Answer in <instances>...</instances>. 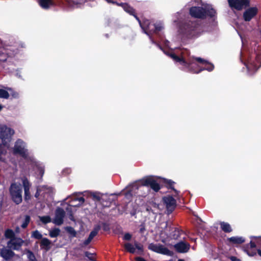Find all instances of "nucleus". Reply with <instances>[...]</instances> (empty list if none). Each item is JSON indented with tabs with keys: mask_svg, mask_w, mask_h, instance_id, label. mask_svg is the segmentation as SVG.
Returning <instances> with one entry per match:
<instances>
[{
	"mask_svg": "<svg viewBox=\"0 0 261 261\" xmlns=\"http://www.w3.org/2000/svg\"><path fill=\"white\" fill-rule=\"evenodd\" d=\"M14 154H19L25 162L38 173V174L42 177L44 173V166L42 163L37 161L34 155L27 149V145L21 139H18L14 144L13 148Z\"/></svg>",
	"mask_w": 261,
	"mask_h": 261,
	"instance_id": "1",
	"label": "nucleus"
},
{
	"mask_svg": "<svg viewBox=\"0 0 261 261\" xmlns=\"http://www.w3.org/2000/svg\"><path fill=\"white\" fill-rule=\"evenodd\" d=\"M240 60L250 75L261 66V55L255 50L254 51L243 50L241 53Z\"/></svg>",
	"mask_w": 261,
	"mask_h": 261,
	"instance_id": "2",
	"label": "nucleus"
},
{
	"mask_svg": "<svg viewBox=\"0 0 261 261\" xmlns=\"http://www.w3.org/2000/svg\"><path fill=\"white\" fill-rule=\"evenodd\" d=\"M203 32L201 24L197 21H189L181 25L178 30L179 34L184 38L195 39L198 37Z\"/></svg>",
	"mask_w": 261,
	"mask_h": 261,
	"instance_id": "3",
	"label": "nucleus"
},
{
	"mask_svg": "<svg viewBox=\"0 0 261 261\" xmlns=\"http://www.w3.org/2000/svg\"><path fill=\"white\" fill-rule=\"evenodd\" d=\"M165 54L172 58L175 63L180 66V68L184 70H186L194 73H199L195 71H198L202 68L201 64H199L196 60L197 57L190 58L188 61H186L183 57H179L173 53H167L164 51Z\"/></svg>",
	"mask_w": 261,
	"mask_h": 261,
	"instance_id": "4",
	"label": "nucleus"
},
{
	"mask_svg": "<svg viewBox=\"0 0 261 261\" xmlns=\"http://www.w3.org/2000/svg\"><path fill=\"white\" fill-rule=\"evenodd\" d=\"M133 15L139 21L143 32L149 37L151 42L156 45L161 50H163V48L160 45L156 42L152 37V34H158L164 29V25L163 23L160 21L157 22L155 23H153L148 20H145L142 23L139 18L136 15L135 11L134 15Z\"/></svg>",
	"mask_w": 261,
	"mask_h": 261,
	"instance_id": "5",
	"label": "nucleus"
},
{
	"mask_svg": "<svg viewBox=\"0 0 261 261\" xmlns=\"http://www.w3.org/2000/svg\"><path fill=\"white\" fill-rule=\"evenodd\" d=\"M14 133V129L5 125H0V138L2 140V143L0 144V161H4L2 155L7 152V148L9 147V143Z\"/></svg>",
	"mask_w": 261,
	"mask_h": 261,
	"instance_id": "6",
	"label": "nucleus"
},
{
	"mask_svg": "<svg viewBox=\"0 0 261 261\" xmlns=\"http://www.w3.org/2000/svg\"><path fill=\"white\" fill-rule=\"evenodd\" d=\"M126 192L125 193V197L129 199L134 195L141 197L147 196L150 191L147 185H145L140 179L139 182H135L126 188Z\"/></svg>",
	"mask_w": 261,
	"mask_h": 261,
	"instance_id": "7",
	"label": "nucleus"
},
{
	"mask_svg": "<svg viewBox=\"0 0 261 261\" xmlns=\"http://www.w3.org/2000/svg\"><path fill=\"white\" fill-rule=\"evenodd\" d=\"M190 15L195 18H203L206 15L211 17L215 15V10L211 6L206 5L204 7H193L190 9Z\"/></svg>",
	"mask_w": 261,
	"mask_h": 261,
	"instance_id": "8",
	"label": "nucleus"
},
{
	"mask_svg": "<svg viewBox=\"0 0 261 261\" xmlns=\"http://www.w3.org/2000/svg\"><path fill=\"white\" fill-rule=\"evenodd\" d=\"M9 192L12 200L18 204L22 202V189L20 182H12L9 187Z\"/></svg>",
	"mask_w": 261,
	"mask_h": 261,
	"instance_id": "9",
	"label": "nucleus"
},
{
	"mask_svg": "<svg viewBox=\"0 0 261 261\" xmlns=\"http://www.w3.org/2000/svg\"><path fill=\"white\" fill-rule=\"evenodd\" d=\"M17 53L18 49H16L15 46L2 47L0 46V61L11 62L12 58L14 57Z\"/></svg>",
	"mask_w": 261,
	"mask_h": 261,
	"instance_id": "10",
	"label": "nucleus"
},
{
	"mask_svg": "<svg viewBox=\"0 0 261 261\" xmlns=\"http://www.w3.org/2000/svg\"><path fill=\"white\" fill-rule=\"evenodd\" d=\"M142 182L145 185H147L155 192H158L160 189V186L154 179V177L151 175L147 176L141 179Z\"/></svg>",
	"mask_w": 261,
	"mask_h": 261,
	"instance_id": "11",
	"label": "nucleus"
},
{
	"mask_svg": "<svg viewBox=\"0 0 261 261\" xmlns=\"http://www.w3.org/2000/svg\"><path fill=\"white\" fill-rule=\"evenodd\" d=\"M148 249L155 252L167 255H171V252L164 245L151 243L148 246Z\"/></svg>",
	"mask_w": 261,
	"mask_h": 261,
	"instance_id": "12",
	"label": "nucleus"
},
{
	"mask_svg": "<svg viewBox=\"0 0 261 261\" xmlns=\"http://www.w3.org/2000/svg\"><path fill=\"white\" fill-rule=\"evenodd\" d=\"M228 2L232 9L237 10H241L244 7H247L250 5V0H228Z\"/></svg>",
	"mask_w": 261,
	"mask_h": 261,
	"instance_id": "13",
	"label": "nucleus"
},
{
	"mask_svg": "<svg viewBox=\"0 0 261 261\" xmlns=\"http://www.w3.org/2000/svg\"><path fill=\"white\" fill-rule=\"evenodd\" d=\"M24 241L20 238H16L10 240L7 243V247L14 250H19L24 243Z\"/></svg>",
	"mask_w": 261,
	"mask_h": 261,
	"instance_id": "14",
	"label": "nucleus"
},
{
	"mask_svg": "<svg viewBox=\"0 0 261 261\" xmlns=\"http://www.w3.org/2000/svg\"><path fill=\"white\" fill-rule=\"evenodd\" d=\"M65 216V212L64 210L61 207H58L55 211V216L53 223L57 225H61L63 224L64 218Z\"/></svg>",
	"mask_w": 261,
	"mask_h": 261,
	"instance_id": "15",
	"label": "nucleus"
},
{
	"mask_svg": "<svg viewBox=\"0 0 261 261\" xmlns=\"http://www.w3.org/2000/svg\"><path fill=\"white\" fill-rule=\"evenodd\" d=\"M85 202V199L83 197L75 198L70 201V204L68 207L66 208V211L70 213L69 218L72 220L74 221L73 216L71 213V206H79L81 205Z\"/></svg>",
	"mask_w": 261,
	"mask_h": 261,
	"instance_id": "16",
	"label": "nucleus"
},
{
	"mask_svg": "<svg viewBox=\"0 0 261 261\" xmlns=\"http://www.w3.org/2000/svg\"><path fill=\"white\" fill-rule=\"evenodd\" d=\"M163 200L166 205L168 214H171L176 206V200L171 196L164 197Z\"/></svg>",
	"mask_w": 261,
	"mask_h": 261,
	"instance_id": "17",
	"label": "nucleus"
},
{
	"mask_svg": "<svg viewBox=\"0 0 261 261\" xmlns=\"http://www.w3.org/2000/svg\"><path fill=\"white\" fill-rule=\"evenodd\" d=\"M21 179L24 189V199L25 201H28L31 199V193L30 190L31 184L26 177H23Z\"/></svg>",
	"mask_w": 261,
	"mask_h": 261,
	"instance_id": "18",
	"label": "nucleus"
},
{
	"mask_svg": "<svg viewBox=\"0 0 261 261\" xmlns=\"http://www.w3.org/2000/svg\"><path fill=\"white\" fill-rule=\"evenodd\" d=\"M196 60L199 64H201L202 66H203V67H202V68H200L198 71H197V72H200L204 70L208 71H212L214 69V65L208 62L207 60L200 57L196 58Z\"/></svg>",
	"mask_w": 261,
	"mask_h": 261,
	"instance_id": "19",
	"label": "nucleus"
},
{
	"mask_svg": "<svg viewBox=\"0 0 261 261\" xmlns=\"http://www.w3.org/2000/svg\"><path fill=\"white\" fill-rule=\"evenodd\" d=\"M258 9L256 7L247 9L243 13V18L246 21H250L257 13Z\"/></svg>",
	"mask_w": 261,
	"mask_h": 261,
	"instance_id": "20",
	"label": "nucleus"
},
{
	"mask_svg": "<svg viewBox=\"0 0 261 261\" xmlns=\"http://www.w3.org/2000/svg\"><path fill=\"white\" fill-rule=\"evenodd\" d=\"M106 1L109 3L116 4L117 5L121 6L126 12L128 13L130 15H134V9L127 4L122 3H118L116 1V0Z\"/></svg>",
	"mask_w": 261,
	"mask_h": 261,
	"instance_id": "21",
	"label": "nucleus"
},
{
	"mask_svg": "<svg viewBox=\"0 0 261 261\" xmlns=\"http://www.w3.org/2000/svg\"><path fill=\"white\" fill-rule=\"evenodd\" d=\"M11 249L6 247L1 249L0 255L5 260H9L14 256L15 253Z\"/></svg>",
	"mask_w": 261,
	"mask_h": 261,
	"instance_id": "22",
	"label": "nucleus"
},
{
	"mask_svg": "<svg viewBox=\"0 0 261 261\" xmlns=\"http://www.w3.org/2000/svg\"><path fill=\"white\" fill-rule=\"evenodd\" d=\"M168 223L166 222L165 227L167 228L168 227L169 228V230L172 231V232L169 235L165 233V236L166 237V238H169L171 239H177L180 236L179 230L176 228L171 227V226H168Z\"/></svg>",
	"mask_w": 261,
	"mask_h": 261,
	"instance_id": "23",
	"label": "nucleus"
},
{
	"mask_svg": "<svg viewBox=\"0 0 261 261\" xmlns=\"http://www.w3.org/2000/svg\"><path fill=\"white\" fill-rule=\"evenodd\" d=\"M190 244L185 242L180 241L174 245V248L176 251L180 253H186L190 249Z\"/></svg>",
	"mask_w": 261,
	"mask_h": 261,
	"instance_id": "24",
	"label": "nucleus"
},
{
	"mask_svg": "<svg viewBox=\"0 0 261 261\" xmlns=\"http://www.w3.org/2000/svg\"><path fill=\"white\" fill-rule=\"evenodd\" d=\"M51 241L46 238H42L40 242L41 249L45 250L46 251H48L50 249Z\"/></svg>",
	"mask_w": 261,
	"mask_h": 261,
	"instance_id": "25",
	"label": "nucleus"
},
{
	"mask_svg": "<svg viewBox=\"0 0 261 261\" xmlns=\"http://www.w3.org/2000/svg\"><path fill=\"white\" fill-rule=\"evenodd\" d=\"M38 2L40 7L44 9H48L54 5L53 0H38Z\"/></svg>",
	"mask_w": 261,
	"mask_h": 261,
	"instance_id": "26",
	"label": "nucleus"
},
{
	"mask_svg": "<svg viewBox=\"0 0 261 261\" xmlns=\"http://www.w3.org/2000/svg\"><path fill=\"white\" fill-rule=\"evenodd\" d=\"M228 240L236 244H240L245 242V239L242 237H232L228 238Z\"/></svg>",
	"mask_w": 261,
	"mask_h": 261,
	"instance_id": "27",
	"label": "nucleus"
},
{
	"mask_svg": "<svg viewBox=\"0 0 261 261\" xmlns=\"http://www.w3.org/2000/svg\"><path fill=\"white\" fill-rule=\"evenodd\" d=\"M91 195L94 200L97 201H100L103 199V197L104 195L99 192H93L91 193Z\"/></svg>",
	"mask_w": 261,
	"mask_h": 261,
	"instance_id": "28",
	"label": "nucleus"
},
{
	"mask_svg": "<svg viewBox=\"0 0 261 261\" xmlns=\"http://www.w3.org/2000/svg\"><path fill=\"white\" fill-rule=\"evenodd\" d=\"M220 226L221 229L226 232H229L232 230L230 225L228 223L221 222Z\"/></svg>",
	"mask_w": 261,
	"mask_h": 261,
	"instance_id": "29",
	"label": "nucleus"
},
{
	"mask_svg": "<svg viewBox=\"0 0 261 261\" xmlns=\"http://www.w3.org/2000/svg\"><path fill=\"white\" fill-rule=\"evenodd\" d=\"M60 229L58 228H54L49 231V235L51 238L57 237L60 233Z\"/></svg>",
	"mask_w": 261,
	"mask_h": 261,
	"instance_id": "30",
	"label": "nucleus"
},
{
	"mask_svg": "<svg viewBox=\"0 0 261 261\" xmlns=\"http://www.w3.org/2000/svg\"><path fill=\"white\" fill-rule=\"evenodd\" d=\"M5 237L6 239H12L15 238V232L12 229H8L5 232Z\"/></svg>",
	"mask_w": 261,
	"mask_h": 261,
	"instance_id": "31",
	"label": "nucleus"
},
{
	"mask_svg": "<svg viewBox=\"0 0 261 261\" xmlns=\"http://www.w3.org/2000/svg\"><path fill=\"white\" fill-rule=\"evenodd\" d=\"M124 247L126 250L130 253H134L136 252V249L132 244L129 243H126Z\"/></svg>",
	"mask_w": 261,
	"mask_h": 261,
	"instance_id": "32",
	"label": "nucleus"
},
{
	"mask_svg": "<svg viewBox=\"0 0 261 261\" xmlns=\"http://www.w3.org/2000/svg\"><path fill=\"white\" fill-rule=\"evenodd\" d=\"M39 218L43 224H47L51 222V218L49 216H39Z\"/></svg>",
	"mask_w": 261,
	"mask_h": 261,
	"instance_id": "33",
	"label": "nucleus"
},
{
	"mask_svg": "<svg viewBox=\"0 0 261 261\" xmlns=\"http://www.w3.org/2000/svg\"><path fill=\"white\" fill-rule=\"evenodd\" d=\"M165 181H166V182L169 185L170 188L172 189L174 191V192H175L174 196H176L177 195H178V193H179V191H178L177 190L175 189L174 188V187H172V186L174 184L175 182L170 179H165Z\"/></svg>",
	"mask_w": 261,
	"mask_h": 261,
	"instance_id": "34",
	"label": "nucleus"
},
{
	"mask_svg": "<svg viewBox=\"0 0 261 261\" xmlns=\"http://www.w3.org/2000/svg\"><path fill=\"white\" fill-rule=\"evenodd\" d=\"M27 257L29 261H37L34 253L30 250H28L27 251Z\"/></svg>",
	"mask_w": 261,
	"mask_h": 261,
	"instance_id": "35",
	"label": "nucleus"
},
{
	"mask_svg": "<svg viewBox=\"0 0 261 261\" xmlns=\"http://www.w3.org/2000/svg\"><path fill=\"white\" fill-rule=\"evenodd\" d=\"M9 96L10 95L8 91L4 89H0V98L8 99Z\"/></svg>",
	"mask_w": 261,
	"mask_h": 261,
	"instance_id": "36",
	"label": "nucleus"
},
{
	"mask_svg": "<svg viewBox=\"0 0 261 261\" xmlns=\"http://www.w3.org/2000/svg\"><path fill=\"white\" fill-rule=\"evenodd\" d=\"M31 220V218L29 216H25L24 221H23L21 226L23 228H25L28 226Z\"/></svg>",
	"mask_w": 261,
	"mask_h": 261,
	"instance_id": "37",
	"label": "nucleus"
},
{
	"mask_svg": "<svg viewBox=\"0 0 261 261\" xmlns=\"http://www.w3.org/2000/svg\"><path fill=\"white\" fill-rule=\"evenodd\" d=\"M65 230L69 233L72 237H75L76 232L74 229L71 226H67L65 227Z\"/></svg>",
	"mask_w": 261,
	"mask_h": 261,
	"instance_id": "38",
	"label": "nucleus"
},
{
	"mask_svg": "<svg viewBox=\"0 0 261 261\" xmlns=\"http://www.w3.org/2000/svg\"><path fill=\"white\" fill-rule=\"evenodd\" d=\"M32 237L36 239H40L42 238V235L39 231L35 230L32 232Z\"/></svg>",
	"mask_w": 261,
	"mask_h": 261,
	"instance_id": "39",
	"label": "nucleus"
},
{
	"mask_svg": "<svg viewBox=\"0 0 261 261\" xmlns=\"http://www.w3.org/2000/svg\"><path fill=\"white\" fill-rule=\"evenodd\" d=\"M135 249H137L138 250V253H140L143 252V245L139 244L137 242L135 243Z\"/></svg>",
	"mask_w": 261,
	"mask_h": 261,
	"instance_id": "40",
	"label": "nucleus"
},
{
	"mask_svg": "<svg viewBox=\"0 0 261 261\" xmlns=\"http://www.w3.org/2000/svg\"><path fill=\"white\" fill-rule=\"evenodd\" d=\"M253 31L255 35L257 37L261 38V28L259 26H257V28L254 29Z\"/></svg>",
	"mask_w": 261,
	"mask_h": 261,
	"instance_id": "41",
	"label": "nucleus"
},
{
	"mask_svg": "<svg viewBox=\"0 0 261 261\" xmlns=\"http://www.w3.org/2000/svg\"><path fill=\"white\" fill-rule=\"evenodd\" d=\"M8 90L10 91H12L11 94L13 98H18L19 97V94L17 92L13 91L12 89L10 88H8Z\"/></svg>",
	"mask_w": 261,
	"mask_h": 261,
	"instance_id": "42",
	"label": "nucleus"
},
{
	"mask_svg": "<svg viewBox=\"0 0 261 261\" xmlns=\"http://www.w3.org/2000/svg\"><path fill=\"white\" fill-rule=\"evenodd\" d=\"M85 255L89 260L91 261L94 260V254L93 253L86 251L85 252Z\"/></svg>",
	"mask_w": 261,
	"mask_h": 261,
	"instance_id": "43",
	"label": "nucleus"
},
{
	"mask_svg": "<svg viewBox=\"0 0 261 261\" xmlns=\"http://www.w3.org/2000/svg\"><path fill=\"white\" fill-rule=\"evenodd\" d=\"M92 240V239L88 237V239L85 240L83 244L81 245V247H84L85 246H87L88 244L90 243Z\"/></svg>",
	"mask_w": 261,
	"mask_h": 261,
	"instance_id": "44",
	"label": "nucleus"
},
{
	"mask_svg": "<svg viewBox=\"0 0 261 261\" xmlns=\"http://www.w3.org/2000/svg\"><path fill=\"white\" fill-rule=\"evenodd\" d=\"M100 229L101 226L99 224H97L94 226L93 229L92 230L96 232V233H98V231L100 230Z\"/></svg>",
	"mask_w": 261,
	"mask_h": 261,
	"instance_id": "45",
	"label": "nucleus"
},
{
	"mask_svg": "<svg viewBox=\"0 0 261 261\" xmlns=\"http://www.w3.org/2000/svg\"><path fill=\"white\" fill-rule=\"evenodd\" d=\"M100 229L101 226L99 224H97L94 226L93 229L92 230L96 232V233H98V231L100 230Z\"/></svg>",
	"mask_w": 261,
	"mask_h": 261,
	"instance_id": "46",
	"label": "nucleus"
},
{
	"mask_svg": "<svg viewBox=\"0 0 261 261\" xmlns=\"http://www.w3.org/2000/svg\"><path fill=\"white\" fill-rule=\"evenodd\" d=\"M145 230V226L144 224H141L140 226L139 232L141 233H143Z\"/></svg>",
	"mask_w": 261,
	"mask_h": 261,
	"instance_id": "47",
	"label": "nucleus"
},
{
	"mask_svg": "<svg viewBox=\"0 0 261 261\" xmlns=\"http://www.w3.org/2000/svg\"><path fill=\"white\" fill-rule=\"evenodd\" d=\"M132 236L130 234H129V233H126L123 237V239L125 240L128 241L130 240Z\"/></svg>",
	"mask_w": 261,
	"mask_h": 261,
	"instance_id": "48",
	"label": "nucleus"
},
{
	"mask_svg": "<svg viewBox=\"0 0 261 261\" xmlns=\"http://www.w3.org/2000/svg\"><path fill=\"white\" fill-rule=\"evenodd\" d=\"M40 188H41V187H40V186H38L37 188V191H36V193L35 194V197L36 198H38V197L40 195V191H41Z\"/></svg>",
	"mask_w": 261,
	"mask_h": 261,
	"instance_id": "49",
	"label": "nucleus"
},
{
	"mask_svg": "<svg viewBox=\"0 0 261 261\" xmlns=\"http://www.w3.org/2000/svg\"><path fill=\"white\" fill-rule=\"evenodd\" d=\"M97 234V233L92 230L88 237H89L91 239H93V238L95 237Z\"/></svg>",
	"mask_w": 261,
	"mask_h": 261,
	"instance_id": "50",
	"label": "nucleus"
},
{
	"mask_svg": "<svg viewBox=\"0 0 261 261\" xmlns=\"http://www.w3.org/2000/svg\"><path fill=\"white\" fill-rule=\"evenodd\" d=\"M175 16H176V18L174 19L173 21L175 23L178 22L179 18L180 17V14L177 13Z\"/></svg>",
	"mask_w": 261,
	"mask_h": 261,
	"instance_id": "51",
	"label": "nucleus"
},
{
	"mask_svg": "<svg viewBox=\"0 0 261 261\" xmlns=\"http://www.w3.org/2000/svg\"><path fill=\"white\" fill-rule=\"evenodd\" d=\"M15 75L18 77V78H20V79H21L22 78V76L21 75V74H20V71L19 70L17 69L16 70V73H15Z\"/></svg>",
	"mask_w": 261,
	"mask_h": 261,
	"instance_id": "52",
	"label": "nucleus"
},
{
	"mask_svg": "<svg viewBox=\"0 0 261 261\" xmlns=\"http://www.w3.org/2000/svg\"><path fill=\"white\" fill-rule=\"evenodd\" d=\"M246 252L247 254L250 256H253L256 254V252L255 251L249 252V251H246Z\"/></svg>",
	"mask_w": 261,
	"mask_h": 261,
	"instance_id": "53",
	"label": "nucleus"
},
{
	"mask_svg": "<svg viewBox=\"0 0 261 261\" xmlns=\"http://www.w3.org/2000/svg\"><path fill=\"white\" fill-rule=\"evenodd\" d=\"M250 238L251 239H257V243H258L259 241H261V236H258V237H256V236H251L250 237Z\"/></svg>",
	"mask_w": 261,
	"mask_h": 261,
	"instance_id": "54",
	"label": "nucleus"
},
{
	"mask_svg": "<svg viewBox=\"0 0 261 261\" xmlns=\"http://www.w3.org/2000/svg\"><path fill=\"white\" fill-rule=\"evenodd\" d=\"M230 259L231 260V261H239V259H238L237 257L236 256H231L229 257Z\"/></svg>",
	"mask_w": 261,
	"mask_h": 261,
	"instance_id": "55",
	"label": "nucleus"
},
{
	"mask_svg": "<svg viewBox=\"0 0 261 261\" xmlns=\"http://www.w3.org/2000/svg\"><path fill=\"white\" fill-rule=\"evenodd\" d=\"M249 245L250 246L251 248H254L256 247V245L255 243L253 242L252 241H250Z\"/></svg>",
	"mask_w": 261,
	"mask_h": 261,
	"instance_id": "56",
	"label": "nucleus"
},
{
	"mask_svg": "<svg viewBox=\"0 0 261 261\" xmlns=\"http://www.w3.org/2000/svg\"><path fill=\"white\" fill-rule=\"evenodd\" d=\"M63 172L65 174H69L71 172L70 169H66L63 170Z\"/></svg>",
	"mask_w": 261,
	"mask_h": 261,
	"instance_id": "57",
	"label": "nucleus"
},
{
	"mask_svg": "<svg viewBox=\"0 0 261 261\" xmlns=\"http://www.w3.org/2000/svg\"><path fill=\"white\" fill-rule=\"evenodd\" d=\"M136 261H146L144 258L141 257H137L136 258Z\"/></svg>",
	"mask_w": 261,
	"mask_h": 261,
	"instance_id": "58",
	"label": "nucleus"
},
{
	"mask_svg": "<svg viewBox=\"0 0 261 261\" xmlns=\"http://www.w3.org/2000/svg\"><path fill=\"white\" fill-rule=\"evenodd\" d=\"M169 41H168V40H166L165 42V45L168 47H170L169 46Z\"/></svg>",
	"mask_w": 261,
	"mask_h": 261,
	"instance_id": "59",
	"label": "nucleus"
},
{
	"mask_svg": "<svg viewBox=\"0 0 261 261\" xmlns=\"http://www.w3.org/2000/svg\"><path fill=\"white\" fill-rule=\"evenodd\" d=\"M20 228L19 227H17L15 230V231L16 233H18L19 232Z\"/></svg>",
	"mask_w": 261,
	"mask_h": 261,
	"instance_id": "60",
	"label": "nucleus"
},
{
	"mask_svg": "<svg viewBox=\"0 0 261 261\" xmlns=\"http://www.w3.org/2000/svg\"><path fill=\"white\" fill-rule=\"evenodd\" d=\"M257 252H258V254L261 256V250H258Z\"/></svg>",
	"mask_w": 261,
	"mask_h": 261,
	"instance_id": "61",
	"label": "nucleus"
},
{
	"mask_svg": "<svg viewBox=\"0 0 261 261\" xmlns=\"http://www.w3.org/2000/svg\"><path fill=\"white\" fill-rule=\"evenodd\" d=\"M3 108V107L1 105H0V111L2 110Z\"/></svg>",
	"mask_w": 261,
	"mask_h": 261,
	"instance_id": "62",
	"label": "nucleus"
},
{
	"mask_svg": "<svg viewBox=\"0 0 261 261\" xmlns=\"http://www.w3.org/2000/svg\"><path fill=\"white\" fill-rule=\"evenodd\" d=\"M164 233V232L163 231H162L161 233V235L162 236L163 235Z\"/></svg>",
	"mask_w": 261,
	"mask_h": 261,
	"instance_id": "63",
	"label": "nucleus"
},
{
	"mask_svg": "<svg viewBox=\"0 0 261 261\" xmlns=\"http://www.w3.org/2000/svg\"><path fill=\"white\" fill-rule=\"evenodd\" d=\"M177 261H184L183 259H178Z\"/></svg>",
	"mask_w": 261,
	"mask_h": 261,
	"instance_id": "64",
	"label": "nucleus"
}]
</instances>
